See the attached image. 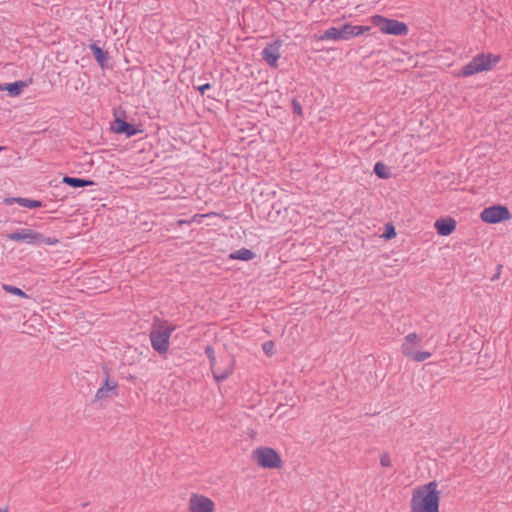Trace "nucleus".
<instances>
[{
  "instance_id": "1",
  "label": "nucleus",
  "mask_w": 512,
  "mask_h": 512,
  "mask_svg": "<svg viewBox=\"0 0 512 512\" xmlns=\"http://www.w3.org/2000/svg\"><path fill=\"white\" fill-rule=\"evenodd\" d=\"M441 492L437 481H430L412 490L409 512H440Z\"/></svg>"
},
{
  "instance_id": "2",
  "label": "nucleus",
  "mask_w": 512,
  "mask_h": 512,
  "mask_svg": "<svg viewBox=\"0 0 512 512\" xmlns=\"http://www.w3.org/2000/svg\"><path fill=\"white\" fill-rule=\"evenodd\" d=\"M500 61V56L492 53H479L454 73L457 78L470 77L491 70Z\"/></svg>"
},
{
  "instance_id": "3",
  "label": "nucleus",
  "mask_w": 512,
  "mask_h": 512,
  "mask_svg": "<svg viewBox=\"0 0 512 512\" xmlns=\"http://www.w3.org/2000/svg\"><path fill=\"white\" fill-rule=\"evenodd\" d=\"M251 460L262 469L279 470L283 467L280 454L268 446H259L251 452Z\"/></svg>"
},
{
  "instance_id": "4",
  "label": "nucleus",
  "mask_w": 512,
  "mask_h": 512,
  "mask_svg": "<svg viewBox=\"0 0 512 512\" xmlns=\"http://www.w3.org/2000/svg\"><path fill=\"white\" fill-rule=\"evenodd\" d=\"M369 26L364 25H353L351 23H344L340 28L331 27L327 29L323 35L320 36V40L326 41H341L349 40L351 38L359 37L370 31Z\"/></svg>"
},
{
  "instance_id": "5",
  "label": "nucleus",
  "mask_w": 512,
  "mask_h": 512,
  "mask_svg": "<svg viewBox=\"0 0 512 512\" xmlns=\"http://www.w3.org/2000/svg\"><path fill=\"white\" fill-rule=\"evenodd\" d=\"M369 21L373 26L377 27L381 33L386 35L406 36L409 33L407 24L396 19L376 14L372 15Z\"/></svg>"
},
{
  "instance_id": "6",
  "label": "nucleus",
  "mask_w": 512,
  "mask_h": 512,
  "mask_svg": "<svg viewBox=\"0 0 512 512\" xmlns=\"http://www.w3.org/2000/svg\"><path fill=\"white\" fill-rule=\"evenodd\" d=\"M421 337L413 332L406 335L401 343V353L417 362H422L431 357V353L428 351H421L420 350V344H421Z\"/></svg>"
},
{
  "instance_id": "7",
  "label": "nucleus",
  "mask_w": 512,
  "mask_h": 512,
  "mask_svg": "<svg viewBox=\"0 0 512 512\" xmlns=\"http://www.w3.org/2000/svg\"><path fill=\"white\" fill-rule=\"evenodd\" d=\"M174 331L173 326L160 325L150 333L151 345L155 351L165 354L169 349L170 337Z\"/></svg>"
},
{
  "instance_id": "8",
  "label": "nucleus",
  "mask_w": 512,
  "mask_h": 512,
  "mask_svg": "<svg viewBox=\"0 0 512 512\" xmlns=\"http://www.w3.org/2000/svg\"><path fill=\"white\" fill-rule=\"evenodd\" d=\"M217 504L210 496L192 492L187 500V512H216Z\"/></svg>"
},
{
  "instance_id": "9",
  "label": "nucleus",
  "mask_w": 512,
  "mask_h": 512,
  "mask_svg": "<svg viewBox=\"0 0 512 512\" xmlns=\"http://www.w3.org/2000/svg\"><path fill=\"white\" fill-rule=\"evenodd\" d=\"M480 219L487 224H498L511 220L512 214L504 205H492L481 211Z\"/></svg>"
},
{
  "instance_id": "10",
  "label": "nucleus",
  "mask_w": 512,
  "mask_h": 512,
  "mask_svg": "<svg viewBox=\"0 0 512 512\" xmlns=\"http://www.w3.org/2000/svg\"><path fill=\"white\" fill-rule=\"evenodd\" d=\"M282 41L276 40L268 44L262 51L263 60L273 69L278 68V60L280 59Z\"/></svg>"
},
{
  "instance_id": "11",
  "label": "nucleus",
  "mask_w": 512,
  "mask_h": 512,
  "mask_svg": "<svg viewBox=\"0 0 512 512\" xmlns=\"http://www.w3.org/2000/svg\"><path fill=\"white\" fill-rule=\"evenodd\" d=\"M7 239L34 245L41 243L42 234L31 229H22L8 234Z\"/></svg>"
},
{
  "instance_id": "12",
  "label": "nucleus",
  "mask_w": 512,
  "mask_h": 512,
  "mask_svg": "<svg viewBox=\"0 0 512 512\" xmlns=\"http://www.w3.org/2000/svg\"><path fill=\"white\" fill-rule=\"evenodd\" d=\"M457 227V222L452 217H441L434 222V228L440 236L451 235Z\"/></svg>"
},
{
  "instance_id": "13",
  "label": "nucleus",
  "mask_w": 512,
  "mask_h": 512,
  "mask_svg": "<svg viewBox=\"0 0 512 512\" xmlns=\"http://www.w3.org/2000/svg\"><path fill=\"white\" fill-rule=\"evenodd\" d=\"M206 354L208 355L209 359H210V365H211V369L213 370V375H214V378L216 381H223L225 380L234 370V367L231 366L223 371H217L215 369V362H216V358H215V355H214V350L212 347H206Z\"/></svg>"
},
{
  "instance_id": "14",
  "label": "nucleus",
  "mask_w": 512,
  "mask_h": 512,
  "mask_svg": "<svg viewBox=\"0 0 512 512\" xmlns=\"http://www.w3.org/2000/svg\"><path fill=\"white\" fill-rule=\"evenodd\" d=\"M117 383L110 380L108 377L105 379L103 385L96 391L95 397L97 400L107 399L117 394Z\"/></svg>"
},
{
  "instance_id": "15",
  "label": "nucleus",
  "mask_w": 512,
  "mask_h": 512,
  "mask_svg": "<svg viewBox=\"0 0 512 512\" xmlns=\"http://www.w3.org/2000/svg\"><path fill=\"white\" fill-rule=\"evenodd\" d=\"M4 202L8 205L17 203L22 207H26V208H30V209L38 208V207L42 206V203L39 200H33V199L21 198V197L7 198L4 200Z\"/></svg>"
},
{
  "instance_id": "16",
  "label": "nucleus",
  "mask_w": 512,
  "mask_h": 512,
  "mask_svg": "<svg viewBox=\"0 0 512 512\" xmlns=\"http://www.w3.org/2000/svg\"><path fill=\"white\" fill-rule=\"evenodd\" d=\"M115 132L116 133H123L127 137H131L138 133V130L135 129V127L129 123H127L124 120L116 119L115 120Z\"/></svg>"
},
{
  "instance_id": "17",
  "label": "nucleus",
  "mask_w": 512,
  "mask_h": 512,
  "mask_svg": "<svg viewBox=\"0 0 512 512\" xmlns=\"http://www.w3.org/2000/svg\"><path fill=\"white\" fill-rule=\"evenodd\" d=\"M255 258L254 252L247 248H241L237 251L232 252L229 255V259L232 260H242V261H250Z\"/></svg>"
},
{
  "instance_id": "18",
  "label": "nucleus",
  "mask_w": 512,
  "mask_h": 512,
  "mask_svg": "<svg viewBox=\"0 0 512 512\" xmlns=\"http://www.w3.org/2000/svg\"><path fill=\"white\" fill-rule=\"evenodd\" d=\"M26 86V82L16 81L13 83L6 84L4 86V90H6L12 96H18Z\"/></svg>"
},
{
  "instance_id": "19",
  "label": "nucleus",
  "mask_w": 512,
  "mask_h": 512,
  "mask_svg": "<svg viewBox=\"0 0 512 512\" xmlns=\"http://www.w3.org/2000/svg\"><path fill=\"white\" fill-rule=\"evenodd\" d=\"M63 182L71 187H74V188L93 185V181L84 180V179H80V178H73V177H69V176H65L63 178Z\"/></svg>"
},
{
  "instance_id": "20",
  "label": "nucleus",
  "mask_w": 512,
  "mask_h": 512,
  "mask_svg": "<svg viewBox=\"0 0 512 512\" xmlns=\"http://www.w3.org/2000/svg\"><path fill=\"white\" fill-rule=\"evenodd\" d=\"M374 172L381 179H388L391 176L389 168L382 162H377L375 164Z\"/></svg>"
},
{
  "instance_id": "21",
  "label": "nucleus",
  "mask_w": 512,
  "mask_h": 512,
  "mask_svg": "<svg viewBox=\"0 0 512 512\" xmlns=\"http://www.w3.org/2000/svg\"><path fill=\"white\" fill-rule=\"evenodd\" d=\"M2 288L7 293H10L12 295L19 296L21 298H28L27 294L24 291H22L20 288H18V287H15V286H12V285H8V284H4L2 286Z\"/></svg>"
},
{
  "instance_id": "22",
  "label": "nucleus",
  "mask_w": 512,
  "mask_h": 512,
  "mask_svg": "<svg viewBox=\"0 0 512 512\" xmlns=\"http://www.w3.org/2000/svg\"><path fill=\"white\" fill-rule=\"evenodd\" d=\"M396 236V230L395 227L392 224H387L385 226V231L382 235V237L386 240H390Z\"/></svg>"
},
{
  "instance_id": "23",
  "label": "nucleus",
  "mask_w": 512,
  "mask_h": 512,
  "mask_svg": "<svg viewBox=\"0 0 512 512\" xmlns=\"http://www.w3.org/2000/svg\"><path fill=\"white\" fill-rule=\"evenodd\" d=\"M91 49L94 52V56L97 59V61L102 64L105 61V55L102 49L95 45H92Z\"/></svg>"
},
{
  "instance_id": "24",
  "label": "nucleus",
  "mask_w": 512,
  "mask_h": 512,
  "mask_svg": "<svg viewBox=\"0 0 512 512\" xmlns=\"http://www.w3.org/2000/svg\"><path fill=\"white\" fill-rule=\"evenodd\" d=\"M380 465L382 467H391L392 466V460H391V457L389 454L387 453H383L381 456H380Z\"/></svg>"
},
{
  "instance_id": "25",
  "label": "nucleus",
  "mask_w": 512,
  "mask_h": 512,
  "mask_svg": "<svg viewBox=\"0 0 512 512\" xmlns=\"http://www.w3.org/2000/svg\"><path fill=\"white\" fill-rule=\"evenodd\" d=\"M262 349H263V351H264L267 355H272V353H273V349H274V344H273V342H271V341H267V342H265V343L262 345Z\"/></svg>"
},
{
  "instance_id": "26",
  "label": "nucleus",
  "mask_w": 512,
  "mask_h": 512,
  "mask_svg": "<svg viewBox=\"0 0 512 512\" xmlns=\"http://www.w3.org/2000/svg\"><path fill=\"white\" fill-rule=\"evenodd\" d=\"M292 107H293L294 113H296L299 116H302V114H303L302 106L300 105V103L297 100L292 101Z\"/></svg>"
},
{
  "instance_id": "27",
  "label": "nucleus",
  "mask_w": 512,
  "mask_h": 512,
  "mask_svg": "<svg viewBox=\"0 0 512 512\" xmlns=\"http://www.w3.org/2000/svg\"><path fill=\"white\" fill-rule=\"evenodd\" d=\"M58 239L56 238H46L42 235L41 243L47 244V245H56L58 243Z\"/></svg>"
},
{
  "instance_id": "28",
  "label": "nucleus",
  "mask_w": 512,
  "mask_h": 512,
  "mask_svg": "<svg viewBox=\"0 0 512 512\" xmlns=\"http://www.w3.org/2000/svg\"><path fill=\"white\" fill-rule=\"evenodd\" d=\"M213 215H216L215 213H209V214H201V215H195L193 217V221H198L199 222V219L201 218H204V217H210V216H213Z\"/></svg>"
},
{
  "instance_id": "29",
  "label": "nucleus",
  "mask_w": 512,
  "mask_h": 512,
  "mask_svg": "<svg viewBox=\"0 0 512 512\" xmlns=\"http://www.w3.org/2000/svg\"><path fill=\"white\" fill-rule=\"evenodd\" d=\"M211 85L209 83H206L204 85H201L198 87V91L201 93V94H204V92L207 90V89H210Z\"/></svg>"
},
{
  "instance_id": "30",
  "label": "nucleus",
  "mask_w": 512,
  "mask_h": 512,
  "mask_svg": "<svg viewBox=\"0 0 512 512\" xmlns=\"http://www.w3.org/2000/svg\"><path fill=\"white\" fill-rule=\"evenodd\" d=\"M0 512H9L7 508H0Z\"/></svg>"
},
{
  "instance_id": "31",
  "label": "nucleus",
  "mask_w": 512,
  "mask_h": 512,
  "mask_svg": "<svg viewBox=\"0 0 512 512\" xmlns=\"http://www.w3.org/2000/svg\"><path fill=\"white\" fill-rule=\"evenodd\" d=\"M0 90H4V86L0 84Z\"/></svg>"
}]
</instances>
